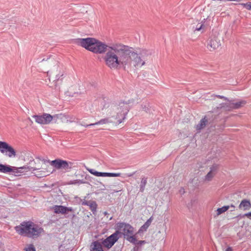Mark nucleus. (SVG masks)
I'll return each mask as SVG.
<instances>
[{
    "mask_svg": "<svg viewBox=\"0 0 251 251\" xmlns=\"http://www.w3.org/2000/svg\"><path fill=\"white\" fill-rule=\"evenodd\" d=\"M75 43L94 53H105L103 57L104 64L111 70L141 67L146 64V61L152 54L149 50H135L121 43L106 44L95 38H78Z\"/></svg>",
    "mask_w": 251,
    "mask_h": 251,
    "instance_id": "nucleus-1",
    "label": "nucleus"
},
{
    "mask_svg": "<svg viewBox=\"0 0 251 251\" xmlns=\"http://www.w3.org/2000/svg\"><path fill=\"white\" fill-rule=\"evenodd\" d=\"M129 109L128 103L120 101L109 105L106 113L108 116L112 118L114 123L119 125L126 119Z\"/></svg>",
    "mask_w": 251,
    "mask_h": 251,
    "instance_id": "nucleus-2",
    "label": "nucleus"
},
{
    "mask_svg": "<svg viewBox=\"0 0 251 251\" xmlns=\"http://www.w3.org/2000/svg\"><path fill=\"white\" fill-rule=\"evenodd\" d=\"M15 230L20 235L31 238H37L44 229L31 221H25L15 227Z\"/></svg>",
    "mask_w": 251,
    "mask_h": 251,
    "instance_id": "nucleus-3",
    "label": "nucleus"
},
{
    "mask_svg": "<svg viewBox=\"0 0 251 251\" xmlns=\"http://www.w3.org/2000/svg\"><path fill=\"white\" fill-rule=\"evenodd\" d=\"M65 85L67 87V90L65 93L66 96L76 97L82 93L80 86L77 83V79L75 77H67L65 80Z\"/></svg>",
    "mask_w": 251,
    "mask_h": 251,
    "instance_id": "nucleus-4",
    "label": "nucleus"
},
{
    "mask_svg": "<svg viewBox=\"0 0 251 251\" xmlns=\"http://www.w3.org/2000/svg\"><path fill=\"white\" fill-rule=\"evenodd\" d=\"M119 229L122 232L126 240L132 244L137 243V239L133 235L134 228L129 224L119 223L118 225Z\"/></svg>",
    "mask_w": 251,
    "mask_h": 251,
    "instance_id": "nucleus-5",
    "label": "nucleus"
},
{
    "mask_svg": "<svg viewBox=\"0 0 251 251\" xmlns=\"http://www.w3.org/2000/svg\"><path fill=\"white\" fill-rule=\"evenodd\" d=\"M32 117L35 119L36 123L42 125H47L57 118V115L51 116L49 114L44 113L41 115H33Z\"/></svg>",
    "mask_w": 251,
    "mask_h": 251,
    "instance_id": "nucleus-6",
    "label": "nucleus"
},
{
    "mask_svg": "<svg viewBox=\"0 0 251 251\" xmlns=\"http://www.w3.org/2000/svg\"><path fill=\"white\" fill-rule=\"evenodd\" d=\"M28 167L23 166L22 167L17 168L15 167H11L9 165H3L0 164V172L3 173H13L16 175H18L19 173H22L23 172V170H27Z\"/></svg>",
    "mask_w": 251,
    "mask_h": 251,
    "instance_id": "nucleus-7",
    "label": "nucleus"
},
{
    "mask_svg": "<svg viewBox=\"0 0 251 251\" xmlns=\"http://www.w3.org/2000/svg\"><path fill=\"white\" fill-rule=\"evenodd\" d=\"M0 151L9 157H15L16 151L13 148L5 142L0 141Z\"/></svg>",
    "mask_w": 251,
    "mask_h": 251,
    "instance_id": "nucleus-8",
    "label": "nucleus"
},
{
    "mask_svg": "<svg viewBox=\"0 0 251 251\" xmlns=\"http://www.w3.org/2000/svg\"><path fill=\"white\" fill-rule=\"evenodd\" d=\"M221 46L220 40L215 36L210 37L208 41L207 48L211 51H214Z\"/></svg>",
    "mask_w": 251,
    "mask_h": 251,
    "instance_id": "nucleus-9",
    "label": "nucleus"
},
{
    "mask_svg": "<svg viewBox=\"0 0 251 251\" xmlns=\"http://www.w3.org/2000/svg\"><path fill=\"white\" fill-rule=\"evenodd\" d=\"M118 234L119 232L116 231L106 238L102 242V245L108 249L111 248L115 243L118 240Z\"/></svg>",
    "mask_w": 251,
    "mask_h": 251,
    "instance_id": "nucleus-10",
    "label": "nucleus"
},
{
    "mask_svg": "<svg viewBox=\"0 0 251 251\" xmlns=\"http://www.w3.org/2000/svg\"><path fill=\"white\" fill-rule=\"evenodd\" d=\"M87 170L92 175L96 176L102 177H118L121 176V173H102L99 172L94 169H89Z\"/></svg>",
    "mask_w": 251,
    "mask_h": 251,
    "instance_id": "nucleus-11",
    "label": "nucleus"
},
{
    "mask_svg": "<svg viewBox=\"0 0 251 251\" xmlns=\"http://www.w3.org/2000/svg\"><path fill=\"white\" fill-rule=\"evenodd\" d=\"M218 169V165L216 164H213L210 167V171L205 176L204 180L205 181L209 182L212 180L214 176L216 174Z\"/></svg>",
    "mask_w": 251,
    "mask_h": 251,
    "instance_id": "nucleus-12",
    "label": "nucleus"
},
{
    "mask_svg": "<svg viewBox=\"0 0 251 251\" xmlns=\"http://www.w3.org/2000/svg\"><path fill=\"white\" fill-rule=\"evenodd\" d=\"M74 167L75 166L74 162L64 160V174H67V176H72L74 174Z\"/></svg>",
    "mask_w": 251,
    "mask_h": 251,
    "instance_id": "nucleus-13",
    "label": "nucleus"
},
{
    "mask_svg": "<svg viewBox=\"0 0 251 251\" xmlns=\"http://www.w3.org/2000/svg\"><path fill=\"white\" fill-rule=\"evenodd\" d=\"M205 19H204L201 22L198 23L197 25L196 23H193L191 26L192 31L195 33L197 31H200L202 33L205 30Z\"/></svg>",
    "mask_w": 251,
    "mask_h": 251,
    "instance_id": "nucleus-14",
    "label": "nucleus"
},
{
    "mask_svg": "<svg viewBox=\"0 0 251 251\" xmlns=\"http://www.w3.org/2000/svg\"><path fill=\"white\" fill-rule=\"evenodd\" d=\"M43 161L44 164L49 163L51 166L56 169H60L63 166V160L61 159H55L53 161H50L47 159H43Z\"/></svg>",
    "mask_w": 251,
    "mask_h": 251,
    "instance_id": "nucleus-15",
    "label": "nucleus"
},
{
    "mask_svg": "<svg viewBox=\"0 0 251 251\" xmlns=\"http://www.w3.org/2000/svg\"><path fill=\"white\" fill-rule=\"evenodd\" d=\"M231 107L233 109H239L246 105L247 101L245 100H239L238 101H234L231 100Z\"/></svg>",
    "mask_w": 251,
    "mask_h": 251,
    "instance_id": "nucleus-16",
    "label": "nucleus"
},
{
    "mask_svg": "<svg viewBox=\"0 0 251 251\" xmlns=\"http://www.w3.org/2000/svg\"><path fill=\"white\" fill-rule=\"evenodd\" d=\"M251 208V203L250 201L244 199L243 200L239 205V208L242 210H243L244 211L245 210H249Z\"/></svg>",
    "mask_w": 251,
    "mask_h": 251,
    "instance_id": "nucleus-17",
    "label": "nucleus"
},
{
    "mask_svg": "<svg viewBox=\"0 0 251 251\" xmlns=\"http://www.w3.org/2000/svg\"><path fill=\"white\" fill-rule=\"evenodd\" d=\"M64 216L73 219L75 216V212L72 208L64 206Z\"/></svg>",
    "mask_w": 251,
    "mask_h": 251,
    "instance_id": "nucleus-18",
    "label": "nucleus"
},
{
    "mask_svg": "<svg viewBox=\"0 0 251 251\" xmlns=\"http://www.w3.org/2000/svg\"><path fill=\"white\" fill-rule=\"evenodd\" d=\"M208 123V119L206 116L203 118L200 122V123L196 126V128L197 130L200 131L204 128Z\"/></svg>",
    "mask_w": 251,
    "mask_h": 251,
    "instance_id": "nucleus-19",
    "label": "nucleus"
},
{
    "mask_svg": "<svg viewBox=\"0 0 251 251\" xmlns=\"http://www.w3.org/2000/svg\"><path fill=\"white\" fill-rule=\"evenodd\" d=\"M90 251H103L101 243L98 241L93 242L91 245Z\"/></svg>",
    "mask_w": 251,
    "mask_h": 251,
    "instance_id": "nucleus-20",
    "label": "nucleus"
},
{
    "mask_svg": "<svg viewBox=\"0 0 251 251\" xmlns=\"http://www.w3.org/2000/svg\"><path fill=\"white\" fill-rule=\"evenodd\" d=\"M113 123H114L113 120L112 118H110V116H108L107 118L102 119L98 122L95 123V125L107 124Z\"/></svg>",
    "mask_w": 251,
    "mask_h": 251,
    "instance_id": "nucleus-21",
    "label": "nucleus"
},
{
    "mask_svg": "<svg viewBox=\"0 0 251 251\" xmlns=\"http://www.w3.org/2000/svg\"><path fill=\"white\" fill-rule=\"evenodd\" d=\"M229 208H230V206H224L222 207L218 208L215 211V215H214V217H218L220 215L226 212Z\"/></svg>",
    "mask_w": 251,
    "mask_h": 251,
    "instance_id": "nucleus-22",
    "label": "nucleus"
},
{
    "mask_svg": "<svg viewBox=\"0 0 251 251\" xmlns=\"http://www.w3.org/2000/svg\"><path fill=\"white\" fill-rule=\"evenodd\" d=\"M227 100L228 101V102L221 104L220 105V108H223L226 111H231L233 109L231 107V100Z\"/></svg>",
    "mask_w": 251,
    "mask_h": 251,
    "instance_id": "nucleus-23",
    "label": "nucleus"
},
{
    "mask_svg": "<svg viewBox=\"0 0 251 251\" xmlns=\"http://www.w3.org/2000/svg\"><path fill=\"white\" fill-rule=\"evenodd\" d=\"M153 218L152 217H150L146 222L141 226L140 230H146L151 225Z\"/></svg>",
    "mask_w": 251,
    "mask_h": 251,
    "instance_id": "nucleus-24",
    "label": "nucleus"
},
{
    "mask_svg": "<svg viewBox=\"0 0 251 251\" xmlns=\"http://www.w3.org/2000/svg\"><path fill=\"white\" fill-rule=\"evenodd\" d=\"M84 182L80 180V179H75L73 180H71L70 181H66L65 182H64V185H70V184H82Z\"/></svg>",
    "mask_w": 251,
    "mask_h": 251,
    "instance_id": "nucleus-25",
    "label": "nucleus"
},
{
    "mask_svg": "<svg viewBox=\"0 0 251 251\" xmlns=\"http://www.w3.org/2000/svg\"><path fill=\"white\" fill-rule=\"evenodd\" d=\"M89 207L94 214L96 212L97 204L96 201H92L89 205Z\"/></svg>",
    "mask_w": 251,
    "mask_h": 251,
    "instance_id": "nucleus-26",
    "label": "nucleus"
},
{
    "mask_svg": "<svg viewBox=\"0 0 251 251\" xmlns=\"http://www.w3.org/2000/svg\"><path fill=\"white\" fill-rule=\"evenodd\" d=\"M54 213L56 214L63 213V206L55 205L52 207Z\"/></svg>",
    "mask_w": 251,
    "mask_h": 251,
    "instance_id": "nucleus-27",
    "label": "nucleus"
},
{
    "mask_svg": "<svg viewBox=\"0 0 251 251\" xmlns=\"http://www.w3.org/2000/svg\"><path fill=\"white\" fill-rule=\"evenodd\" d=\"M147 180L146 178H142L141 181V184H140V191L141 192L144 191L145 188V186L147 184Z\"/></svg>",
    "mask_w": 251,
    "mask_h": 251,
    "instance_id": "nucleus-28",
    "label": "nucleus"
},
{
    "mask_svg": "<svg viewBox=\"0 0 251 251\" xmlns=\"http://www.w3.org/2000/svg\"><path fill=\"white\" fill-rule=\"evenodd\" d=\"M25 251H36L35 248L33 245L32 244H29L26 247H25L24 249Z\"/></svg>",
    "mask_w": 251,
    "mask_h": 251,
    "instance_id": "nucleus-29",
    "label": "nucleus"
},
{
    "mask_svg": "<svg viewBox=\"0 0 251 251\" xmlns=\"http://www.w3.org/2000/svg\"><path fill=\"white\" fill-rule=\"evenodd\" d=\"M241 5L248 10H251V2H249L246 3H242Z\"/></svg>",
    "mask_w": 251,
    "mask_h": 251,
    "instance_id": "nucleus-30",
    "label": "nucleus"
},
{
    "mask_svg": "<svg viewBox=\"0 0 251 251\" xmlns=\"http://www.w3.org/2000/svg\"><path fill=\"white\" fill-rule=\"evenodd\" d=\"M64 117H65L67 119V122H74L75 119V118L74 117H72L70 120H68V116L66 115H64Z\"/></svg>",
    "mask_w": 251,
    "mask_h": 251,
    "instance_id": "nucleus-31",
    "label": "nucleus"
},
{
    "mask_svg": "<svg viewBox=\"0 0 251 251\" xmlns=\"http://www.w3.org/2000/svg\"><path fill=\"white\" fill-rule=\"evenodd\" d=\"M92 201H82V204L84 205H87V206H89V205L90 204V203H91V202Z\"/></svg>",
    "mask_w": 251,
    "mask_h": 251,
    "instance_id": "nucleus-32",
    "label": "nucleus"
},
{
    "mask_svg": "<svg viewBox=\"0 0 251 251\" xmlns=\"http://www.w3.org/2000/svg\"><path fill=\"white\" fill-rule=\"evenodd\" d=\"M246 217L248 218H249V219L251 220V212L245 214L243 216V217Z\"/></svg>",
    "mask_w": 251,
    "mask_h": 251,
    "instance_id": "nucleus-33",
    "label": "nucleus"
},
{
    "mask_svg": "<svg viewBox=\"0 0 251 251\" xmlns=\"http://www.w3.org/2000/svg\"><path fill=\"white\" fill-rule=\"evenodd\" d=\"M80 125L82 126H83L84 127H89V126H95V123L91 124H88V125H84V124H80Z\"/></svg>",
    "mask_w": 251,
    "mask_h": 251,
    "instance_id": "nucleus-34",
    "label": "nucleus"
},
{
    "mask_svg": "<svg viewBox=\"0 0 251 251\" xmlns=\"http://www.w3.org/2000/svg\"><path fill=\"white\" fill-rule=\"evenodd\" d=\"M142 108L143 110H144L145 111L147 112L149 110V108L148 106H147L146 105H142Z\"/></svg>",
    "mask_w": 251,
    "mask_h": 251,
    "instance_id": "nucleus-35",
    "label": "nucleus"
},
{
    "mask_svg": "<svg viewBox=\"0 0 251 251\" xmlns=\"http://www.w3.org/2000/svg\"><path fill=\"white\" fill-rule=\"evenodd\" d=\"M217 97L219 98H220V99H224V100H228V99L224 96H220V95H217L216 96Z\"/></svg>",
    "mask_w": 251,
    "mask_h": 251,
    "instance_id": "nucleus-36",
    "label": "nucleus"
},
{
    "mask_svg": "<svg viewBox=\"0 0 251 251\" xmlns=\"http://www.w3.org/2000/svg\"><path fill=\"white\" fill-rule=\"evenodd\" d=\"M137 243L136 244H134L135 245H139V244H140V245H142L144 243H145V241H137Z\"/></svg>",
    "mask_w": 251,
    "mask_h": 251,
    "instance_id": "nucleus-37",
    "label": "nucleus"
},
{
    "mask_svg": "<svg viewBox=\"0 0 251 251\" xmlns=\"http://www.w3.org/2000/svg\"><path fill=\"white\" fill-rule=\"evenodd\" d=\"M179 192L181 194H184V190L183 188H181L180 190H179Z\"/></svg>",
    "mask_w": 251,
    "mask_h": 251,
    "instance_id": "nucleus-38",
    "label": "nucleus"
},
{
    "mask_svg": "<svg viewBox=\"0 0 251 251\" xmlns=\"http://www.w3.org/2000/svg\"><path fill=\"white\" fill-rule=\"evenodd\" d=\"M230 206V207H231V208H233V209H232L231 211H233L234 210V209H235V206L233 204H231Z\"/></svg>",
    "mask_w": 251,
    "mask_h": 251,
    "instance_id": "nucleus-39",
    "label": "nucleus"
},
{
    "mask_svg": "<svg viewBox=\"0 0 251 251\" xmlns=\"http://www.w3.org/2000/svg\"><path fill=\"white\" fill-rule=\"evenodd\" d=\"M226 251H232L230 248H228L227 249H226Z\"/></svg>",
    "mask_w": 251,
    "mask_h": 251,
    "instance_id": "nucleus-40",
    "label": "nucleus"
},
{
    "mask_svg": "<svg viewBox=\"0 0 251 251\" xmlns=\"http://www.w3.org/2000/svg\"><path fill=\"white\" fill-rule=\"evenodd\" d=\"M67 7H66V8H70V7H72V6H70V5H67Z\"/></svg>",
    "mask_w": 251,
    "mask_h": 251,
    "instance_id": "nucleus-41",
    "label": "nucleus"
},
{
    "mask_svg": "<svg viewBox=\"0 0 251 251\" xmlns=\"http://www.w3.org/2000/svg\"><path fill=\"white\" fill-rule=\"evenodd\" d=\"M127 176L130 177V176H132V174H128Z\"/></svg>",
    "mask_w": 251,
    "mask_h": 251,
    "instance_id": "nucleus-42",
    "label": "nucleus"
},
{
    "mask_svg": "<svg viewBox=\"0 0 251 251\" xmlns=\"http://www.w3.org/2000/svg\"><path fill=\"white\" fill-rule=\"evenodd\" d=\"M121 190H122V189H120V190H117V191H115V192H118L119 191H121Z\"/></svg>",
    "mask_w": 251,
    "mask_h": 251,
    "instance_id": "nucleus-43",
    "label": "nucleus"
}]
</instances>
